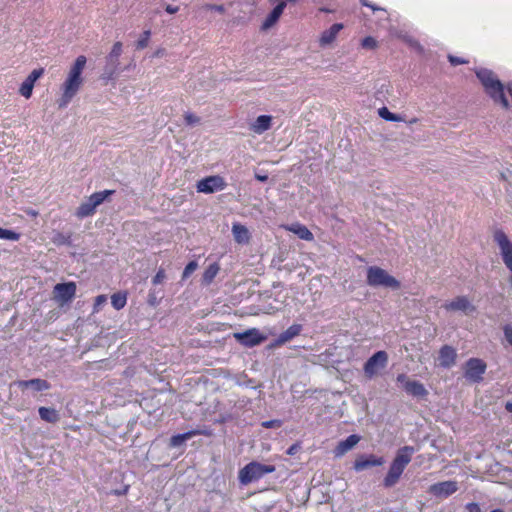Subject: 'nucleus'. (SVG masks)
<instances>
[{
    "instance_id": "nucleus-1",
    "label": "nucleus",
    "mask_w": 512,
    "mask_h": 512,
    "mask_svg": "<svg viewBox=\"0 0 512 512\" xmlns=\"http://www.w3.org/2000/svg\"><path fill=\"white\" fill-rule=\"evenodd\" d=\"M86 63L87 58L84 55H80L70 67L67 77L61 85V96L57 101L60 109L67 107L83 85L84 78L82 73Z\"/></svg>"
},
{
    "instance_id": "nucleus-2",
    "label": "nucleus",
    "mask_w": 512,
    "mask_h": 512,
    "mask_svg": "<svg viewBox=\"0 0 512 512\" xmlns=\"http://www.w3.org/2000/svg\"><path fill=\"white\" fill-rule=\"evenodd\" d=\"M476 75L482 83L485 92L494 100V102L501 104L504 109L510 108V103L505 96L504 86L496 75L488 69H479Z\"/></svg>"
},
{
    "instance_id": "nucleus-3",
    "label": "nucleus",
    "mask_w": 512,
    "mask_h": 512,
    "mask_svg": "<svg viewBox=\"0 0 512 512\" xmlns=\"http://www.w3.org/2000/svg\"><path fill=\"white\" fill-rule=\"evenodd\" d=\"M414 452L415 449L412 446H404L398 449L396 456L390 465L388 473L383 480L384 487L390 488L399 481L406 466L411 462Z\"/></svg>"
},
{
    "instance_id": "nucleus-4",
    "label": "nucleus",
    "mask_w": 512,
    "mask_h": 512,
    "mask_svg": "<svg viewBox=\"0 0 512 512\" xmlns=\"http://www.w3.org/2000/svg\"><path fill=\"white\" fill-rule=\"evenodd\" d=\"M367 284L372 287L383 286L395 290L401 286L395 277L378 266H371L367 269Z\"/></svg>"
},
{
    "instance_id": "nucleus-5",
    "label": "nucleus",
    "mask_w": 512,
    "mask_h": 512,
    "mask_svg": "<svg viewBox=\"0 0 512 512\" xmlns=\"http://www.w3.org/2000/svg\"><path fill=\"white\" fill-rule=\"evenodd\" d=\"M275 470L274 465H265L252 461L240 469L239 480L242 484L247 485L253 481L259 480L265 474L273 473Z\"/></svg>"
},
{
    "instance_id": "nucleus-6",
    "label": "nucleus",
    "mask_w": 512,
    "mask_h": 512,
    "mask_svg": "<svg viewBox=\"0 0 512 512\" xmlns=\"http://www.w3.org/2000/svg\"><path fill=\"white\" fill-rule=\"evenodd\" d=\"M114 193V190H104L93 193L86 201L80 204L75 215L80 219L92 216L95 213L96 208L101 205L107 197Z\"/></svg>"
},
{
    "instance_id": "nucleus-7",
    "label": "nucleus",
    "mask_w": 512,
    "mask_h": 512,
    "mask_svg": "<svg viewBox=\"0 0 512 512\" xmlns=\"http://www.w3.org/2000/svg\"><path fill=\"white\" fill-rule=\"evenodd\" d=\"M388 364V354L381 350L374 353L364 364L363 371L368 379L374 378L379 371L386 368Z\"/></svg>"
},
{
    "instance_id": "nucleus-8",
    "label": "nucleus",
    "mask_w": 512,
    "mask_h": 512,
    "mask_svg": "<svg viewBox=\"0 0 512 512\" xmlns=\"http://www.w3.org/2000/svg\"><path fill=\"white\" fill-rule=\"evenodd\" d=\"M494 241L497 243L502 260L505 266L511 270L512 269V242L507 237L506 233L497 229L493 234Z\"/></svg>"
},
{
    "instance_id": "nucleus-9",
    "label": "nucleus",
    "mask_w": 512,
    "mask_h": 512,
    "mask_svg": "<svg viewBox=\"0 0 512 512\" xmlns=\"http://www.w3.org/2000/svg\"><path fill=\"white\" fill-rule=\"evenodd\" d=\"M486 369L487 365L482 359L470 358L465 364L464 375L471 382L478 383L483 379Z\"/></svg>"
},
{
    "instance_id": "nucleus-10",
    "label": "nucleus",
    "mask_w": 512,
    "mask_h": 512,
    "mask_svg": "<svg viewBox=\"0 0 512 512\" xmlns=\"http://www.w3.org/2000/svg\"><path fill=\"white\" fill-rule=\"evenodd\" d=\"M77 286L75 282L58 283L54 286V300L60 305L67 304L73 300L76 295Z\"/></svg>"
},
{
    "instance_id": "nucleus-11",
    "label": "nucleus",
    "mask_w": 512,
    "mask_h": 512,
    "mask_svg": "<svg viewBox=\"0 0 512 512\" xmlns=\"http://www.w3.org/2000/svg\"><path fill=\"white\" fill-rule=\"evenodd\" d=\"M226 182L223 177L213 175L199 180L196 184L198 192L210 194L216 191H221L226 187Z\"/></svg>"
},
{
    "instance_id": "nucleus-12",
    "label": "nucleus",
    "mask_w": 512,
    "mask_h": 512,
    "mask_svg": "<svg viewBox=\"0 0 512 512\" xmlns=\"http://www.w3.org/2000/svg\"><path fill=\"white\" fill-rule=\"evenodd\" d=\"M396 380L402 383L405 392L413 397L425 398L428 395L427 389L421 382L410 380L406 374H399Z\"/></svg>"
},
{
    "instance_id": "nucleus-13",
    "label": "nucleus",
    "mask_w": 512,
    "mask_h": 512,
    "mask_svg": "<svg viewBox=\"0 0 512 512\" xmlns=\"http://www.w3.org/2000/svg\"><path fill=\"white\" fill-rule=\"evenodd\" d=\"M443 308L447 312L461 311L466 315H469L476 311V306L471 303L467 296H457L451 301H447L443 304Z\"/></svg>"
},
{
    "instance_id": "nucleus-14",
    "label": "nucleus",
    "mask_w": 512,
    "mask_h": 512,
    "mask_svg": "<svg viewBox=\"0 0 512 512\" xmlns=\"http://www.w3.org/2000/svg\"><path fill=\"white\" fill-rule=\"evenodd\" d=\"M234 337L245 347H254L265 341L266 337L262 335L256 328L249 329L245 332L235 333Z\"/></svg>"
},
{
    "instance_id": "nucleus-15",
    "label": "nucleus",
    "mask_w": 512,
    "mask_h": 512,
    "mask_svg": "<svg viewBox=\"0 0 512 512\" xmlns=\"http://www.w3.org/2000/svg\"><path fill=\"white\" fill-rule=\"evenodd\" d=\"M275 0H270V2H274ZM298 0H280L276 6L272 9V11L268 14L266 19L263 21L261 29L262 30H268L272 26H274L281 15L283 14V11L285 7L287 6V3H295Z\"/></svg>"
},
{
    "instance_id": "nucleus-16",
    "label": "nucleus",
    "mask_w": 512,
    "mask_h": 512,
    "mask_svg": "<svg viewBox=\"0 0 512 512\" xmlns=\"http://www.w3.org/2000/svg\"><path fill=\"white\" fill-rule=\"evenodd\" d=\"M458 490V485L456 481H443L432 484L428 492L436 497H449L454 494Z\"/></svg>"
},
{
    "instance_id": "nucleus-17",
    "label": "nucleus",
    "mask_w": 512,
    "mask_h": 512,
    "mask_svg": "<svg viewBox=\"0 0 512 512\" xmlns=\"http://www.w3.org/2000/svg\"><path fill=\"white\" fill-rule=\"evenodd\" d=\"M44 74L43 68L34 69L22 82L19 88V94L26 99H29L32 96L33 88L35 82L42 77Z\"/></svg>"
},
{
    "instance_id": "nucleus-18",
    "label": "nucleus",
    "mask_w": 512,
    "mask_h": 512,
    "mask_svg": "<svg viewBox=\"0 0 512 512\" xmlns=\"http://www.w3.org/2000/svg\"><path fill=\"white\" fill-rule=\"evenodd\" d=\"M197 435L211 436L212 432L210 429H193L182 434H176L170 438V446L178 447L182 445L186 440H189Z\"/></svg>"
},
{
    "instance_id": "nucleus-19",
    "label": "nucleus",
    "mask_w": 512,
    "mask_h": 512,
    "mask_svg": "<svg viewBox=\"0 0 512 512\" xmlns=\"http://www.w3.org/2000/svg\"><path fill=\"white\" fill-rule=\"evenodd\" d=\"M384 462L385 460L383 457H376L374 455H361L355 460L353 467L356 471H362L369 467L381 466L384 464Z\"/></svg>"
},
{
    "instance_id": "nucleus-20",
    "label": "nucleus",
    "mask_w": 512,
    "mask_h": 512,
    "mask_svg": "<svg viewBox=\"0 0 512 512\" xmlns=\"http://www.w3.org/2000/svg\"><path fill=\"white\" fill-rule=\"evenodd\" d=\"M457 358L456 350L449 345H444L439 350V365L443 368H450L455 364Z\"/></svg>"
},
{
    "instance_id": "nucleus-21",
    "label": "nucleus",
    "mask_w": 512,
    "mask_h": 512,
    "mask_svg": "<svg viewBox=\"0 0 512 512\" xmlns=\"http://www.w3.org/2000/svg\"><path fill=\"white\" fill-rule=\"evenodd\" d=\"M122 53V43L117 41L113 44V47L107 57L108 64L111 65L110 71L107 73V78H112L116 72L117 66L119 64V57Z\"/></svg>"
},
{
    "instance_id": "nucleus-22",
    "label": "nucleus",
    "mask_w": 512,
    "mask_h": 512,
    "mask_svg": "<svg viewBox=\"0 0 512 512\" xmlns=\"http://www.w3.org/2000/svg\"><path fill=\"white\" fill-rule=\"evenodd\" d=\"M343 27L342 23H335L329 29L325 30L319 38L320 46L325 47L333 43Z\"/></svg>"
},
{
    "instance_id": "nucleus-23",
    "label": "nucleus",
    "mask_w": 512,
    "mask_h": 512,
    "mask_svg": "<svg viewBox=\"0 0 512 512\" xmlns=\"http://www.w3.org/2000/svg\"><path fill=\"white\" fill-rule=\"evenodd\" d=\"M283 228L289 232L296 234L300 239L305 241H313V233L301 223H292L284 225Z\"/></svg>"
},
{
    "instance_id": "nucleus-24",
    "label": "nucleus",
    "mask_w": 512,
    "mask_h": 512,
    "mask_svg": "<svg viewBox=\"0 0 512 512\" xmlns=\"http://www.w3.org/2000/svg\"><path fill=\"white\" fill-rule=\"evenodd\" d=\"M17 384H18V387L21 389L31 387L35 391H43V390H48L51 388V385L48 381H46L44 379H39V378L30 379V380H21V381H18Z\"/></svg>"
},
{
    "instance_id": "nucleus-25",
    "label": "nucleus",
    "mask_w": 512,
    "mask_h": 512,
    "mask_svg": "<svg viewBox=\"0 0 512 512\" xmlns=\"http://www.w3.org/2000/svg\"><path fill=\"white\" fill-rule=\"evenodd\" d=\"M360 441V437L356 434H352L348 436L345 440L340 441L336 447V454L343 455L349 450H351L358 442Z\"/></svg>"
},
{
    "instance_id": "nucleus-26",
    "label": "nucleus",
    "mask_w": 512,
    "mask_h": 512,
    "mask_svg": "<svg viewBox=\"0 0 512 512\" xmlns=\"http://www.w3.org/2000/svg\"><path fill=\"white\" fill-rule=\"evenodd\" d=\"M272 117L269 115H260L251 125V130L257 134H261L271 127Z\"/></svg>"
},
{
    "instance_id": "nucleus-27",
    "label": "nucleus",
    "mask_w": 512,
    "mask_h": 512,
    "mask_svg": "<svg viewBox=\"0 0 512 512\" xmlns=\"http://www.w3.org/2000/svg\"><path fill=\"white\" fill-rule=\"evenodd\" d=\"M232 233L237 243L242 244L249 242L250 234L248 229L244 225L240 223H234L232 226Z\"/></svg>"
},
{
    "instance_id": "nucleus-28",
    "label": "nucleus",
    "mask_w": 512,
    "mask_h": 512,
    "mask_svg": "<svg viewBox=\"0 0 512 512\" xmlns=\"http://www.w3.org/2000/svg\"><path fill=\"white\" fill-rule=\"evenodd\" d=\"M301 331L302 326L300 324H293L279 335L278 342L284 344L298 336Z\"/></svg>"
},
{
    "instance_id": "nucleus-29",
    "label": "nucleus",
    "mask_w": 512,
    "mask_h": 512,
    "mask_svg": "<svg viewBox=\"0 0 512 512\" xmlns=\"http://www.w3.org/2000/svg\"><path fill=\"white\" fill-rule=\"evenodd\" d=\"M39 416L42 420L48 423H56L60 420L58 411L50 407H40L38 409Z\"/></svg>"
},
{
    "instance_id": "nucleus-30",
    "label": "nucleus",
    "mask_w": 512,
    "mask_h": 512,
    "mask_svg": "<svg viewBox=\"0 0 512 512\" xmlns=\"http://www.w3.org/2000/svg\"><path fill=\"white\" fill-rule=\"evenodd\" d=\"M219 265L217 263L210 264L204 271L202 275V283L204 285H209L212 283L214 278L217 276L219 272Z\"/></svg>"
},
{
    "instance_id": "nucleus-31",
    "label": "nucleus",
    "mask_w": 512,
    "mask_h": 512,
    "mask_svg": "<svg viewBox=\"0 0 512 512\" xmlns=\"http://www.w3.org/2000/svg\"><path fill=\"white\" fill-rule=\"evenodd\" d=\"M127 303V293L118 292L111 296V304L116 310H120L125 307Z\"/></svg>"
},
{
    "instance_id": "nucleus-32",
    "label": "nucleus",
    "mask_w": 512,
    "mask_h": 512,
    "mask_svg": "<svg viewBox=\"0 0 512 512\" xmlns=\"http://www.w3.org/2000/svg\"><path fill=\"white\" fill-rule=\"evenodd\" d=\"M52 242L57 246L70 245L71 244V234L55 232L52 237Z\"/></svg>"
},
{
    "instance_id": "nucleus-33",
    "label": "nucleus",
    "mask_w": 512,
    "mask_h": 512,
    "mask_svg": "<svg viewBox=\"0 0 512 512\" xmlns=\"http://www.w3.org/2000/svg\"><path fill=\"white\" fill-rule=\"evenodd\" d=\"M379 115L387 121L400 122L403 120L401 115L390 112L386 107L379 109Z\"/></svg>"
},
{
    "instance_id": "nucleus-34",
    "label": "nucleus",
    "mask_w": 512,
    "mask_h": 512,
    "mask_svg": "<svg viewBox=\"0 0 512 512\" xmlns=\"http://www.w3.org/2000/svg\"><path fill=\"white\" fill-rule=\"evenodd\" d=\"M20 237H21L20 233L0 227V239L18 241L20 239Z\"/></svg>"
},
{
    "instance_id": "nucleus-35",
    "label": "nucleus",
    "mask_w": 512,
    "mask_h": 512,
    "mask_svg": "<svg viewBox=\"0 0 512 512\" xmlns=\"http://www.w3.org/2000/svg\"><path fill=\"white\" fill-rule=\"evenodd\" d=\"M150 36H151L150 30L144 31L143 34L138 39V41L136 42V48L137 49L146 48L149 44Z\"/></svg>"
},
{
    "instance_id": "nucleus-36",
    "label": "nucleus",
    "mask_w": 512,
    "mask_h": 512,
    "mask_svg": "<svg viewBox=\"0 0 512 512\" xmlns=\"http://www.w3.org/2000/svg\"><path fill=\"white\" fill-rule=\"evenodd\" d=\"M106 301V295H98L94 300L93 313H98L101 310L102 305H104Z\"/></svg>"
},
{
    "instance_id": "nucleus-37",
    "label": "nucleus",
    "mask_w": 512,
    "mask_h": 512,
    "mask_svg": "<svg viewBox=\"0 0 512 512\" xmlns=\"http://www.w3.org/2000/svg\"><path fill=\"white\" fill-rule=\"evenodd\" d=\"M198 267V264L196 261H190L186 267L184 268L182 278L186 279L188 278Z\"/></svg>"
},
{
    "instance_id": "nucleus-38",
    "label": "nucleus",
    "mask_w": 512,
    "mask_h": 512,
    "mask_svg": "<svg viewBox=\"0 0 512 512\" xmlns=\"http://www.w3.org/2000/svg\"><path fill=\"white\" fill-rule=\"evenodd\" d=\"M361 45L366 49H375L377 47V41L373 37L367 36L362 40Z\"/></svg>"
},
{
    "instance_id": "nucleus-39",
    "label": "nucleus",
    "mask_w": 512,
    "mask_h": 512,
    "mask_svg": "<svg viewBox=\"0 0 512 512\" xmlns=\"http://www.w3.org/2000/svg\"><path fill=\"white\" fill-rule=\"evenodd\" d=\"M165 278H166L165 271H164V269H162V268H161V269H159V270L157 271V273H156V274H155V276L153 277V279H152V283H153L154 285H158V284L162 283V282H163V280H164Z\"/></svg>"
},
{
    "instance_id": "nucleus-40",
    "label": "nucleus",
    "mask_w": 512,
    "mask_h": 512,
    "mask_svg": "<svg viewBox=\"0 0 512 512\" xmlns=\"http://www.w3.org/2000/svg\"><path fill=\"white\" fill-rule=\"evenodd\" d=\"M184 119L187 125H194L200 122V118L193 113H186Z\"/></svg>"
},
{
    "instance_id": "nucleus-41",
    "label": "nucleus",
    "mask_w": 512,
    "mask_h": 512,
    "mask_svg": "<svg viewBox=\"0 0 512 512\" xmlns=\"http://www.w3.org/2000/svg\"><path fill=\"white\" fill-rule=\"evenodd\" d=\"M448 59H449V62L451 63V65H453V66H457V65L468 63L467 60H465L463 58H460V57H457V56H453V55H449Z\"/></svg>"
},
{
    "instance_id": "nucleus-42",
    "label": "nucleus",
    "mask_w": 512,
    "mask_h": 512,
    "mask_svg": "<svg viewBox=\"0 0 512 512\" xmlns=\"http://www.w3.org/2000/svg\"><path fill=\"white\" fill-rule=\"evenodd\" d=\"M204 8L207 10L216 11L221 14H223L225 12V7L223 5L206 4V5H204Z\"/></svg>"
},
{
    "instance_id": "nucleus-43",
    "label": "nucleus",
    "mask_w": 512,
    "mask_h": 512,
    "mask_svg": "<svg viewBox=\"0 0 512 512\" xmlns=\"http://www.w3.org/2000/svg\"><path fill=\"white\" fill-rule=\"evenodd\" d=\"M503 330L506 340L512 345V327L510 325H505Z\"/></svg>"
},
{
    "instance_id": "nucleus-44",
    "label": "nucleus",
    "mask_w": 512,
    "mask_h": 512,
    "mask_svg": "<svg viewBox=\"0 0 512 512\" xmlns=\"http://www.w3.org/2000/svg\"><path fill=\"white\" fill-rule=\"evenodd\" d=\"M466 510L468 512H481L480 506L477 503H474V502L468 503L466 505Z\"/></svg>"
},
{
    "instance_id": "nucleus-45",
    "label": "nucleus",
    "mask_w": 512,
    "mask_h": 512,
    "mask_svg": "<svg viewBox=\"0 0 512 512\" xmlns=\"http://www.w3.org/2000/svg\"><path fill=\"white\" fill-rule=\"evenodd\" d=\"M262 426L265 428H273V427H279L280 422L278 420H269L262 423Z\"/></svg>"
},
{
    "instance_id": "nucleus-46",
    "label": "nucleus",
    "mask_w": 512,
    "mask_h": 512,
    "mask_svg": "<svg viewBox=\"0 0 512 512\" xmlns=\"http://www.w3.org/2000/svg\"><path fill=\"white\" fill-rule=\"evenodd\" d=\"M165 11L169 14H175L179 11V7L178 6H173V5H167L165 7Z\"/></svg>"
},
{
    "instance_id": "nucleus-47",
    "label": "nucleus",
    "mask_w": 512,
    "mask_h": 512,
    "mask_svg": "<svg viewBox=\"0 0 512 512\" xmlns=\"http://www.w3.org/2000/svg\"><path fill=\"white\" fill-rule=\"evenodd\" d=\"M129 486H125L122 490H114L113 494L117 496L126 495L128 492Z\"/></svg>"
},
{
    "instance_id": "nucleus-48",
    "label": "nucleus",
    "mask_w": 512,
    "mask_h": 512,
    "mask_svg": "<svg viewBox=\"0 0 512 512\" xmlns=\"http://www.w3.org/2000/svg\"><path fill=\"white\" fill-rule=\"evenodd\" d=\"M360 2L363 6H367L371 8L373 11L380 10V8L376 7L375 5L368 3L367 0H360Z\"/></svg>"
},
{
    "instance_id": "nucleus-49",
    "label": "nucleus",
    "mask_w": 512,
    "mask_h": 512,
    "mask_svg": "<svg viewBox=\"0 0 512 512\" xmlns=\"http://www.w3.org/2000/svg\"><path fill=\"white\" fill-rule=\"evenodd\" d=\"M255 178L260 181V182H266L268 180V176L267 175H260V174H256L255 175Z\"/></svg>"
},
{
    "instance_id": "nucleus-50",
    "label": "nucleus",
    "mask_w": 512,
    "mask_h": 512,
    "mask_svg": "<svg viewBox=\"0 0 512 512\" xmlns=\"http://www.w3.org/2000/svg\"><path fill=\"white\" fill-rule=\"evenodd\" d=\"M165 53V50L163 48L157 49L154 53V57H161Z\"/></svg>"
},
{
    "instance_id": "nucleus-51",
    "label": "nucleus",
    "mask_w": 512,
    "mask_h": 512,
    "mask_svg": "<svg viewBox=\"0 0 512 512\" xmlns=\"http://www.w3.org/2000/svg\"><path fill=\"white\" fill-rule=\"evenodd\" d=\"M505 409L508 412H512V402H507L506 405H505Z\"/></svg>"
},
{
    "instance_id": "nucleus-52",
    "label": "nucleus",
    "mask_w": 512,
    "mask_h": 512,
    "mask_svg": "<svg viewBox=\"0 0 512 512\" xmlns=\"http://www.w3.org/2000/svg\"><path fill=\"white\" fill-rule=\"evenodd\" d=\"M417 122H418V118H412L411 120L408 121L409 124H414Z\"/></svg>"
},
{
    "instance_id": "nucleus-53",
    "label": "nucleus",
    "mask_w": 512,
    "mask_h": 512,
    "mask_svg": "<svg viewBox=\"0 0 512 512\" xmlns=\"http://www.w3.org/2000/svg\"><path fill=\"white\" fill-rule=\"evenodd\" d=\"M294 448H295L294 446L290 447V448L288 449L287 453H288L289 455H292V454H293V452H294Z\"/></svg>"
}]
</instances>
